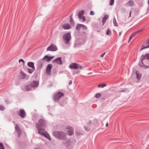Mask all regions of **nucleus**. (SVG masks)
Wrapping results in <instances>:
<instances>
[{"label": "nucleus", "mask_w": 149, "mask_h": 149, "mask_svg": "<svg viewBox=\"0 0 149 149\" xmlns=\"http://www.w3.org/2000/svg\"><path fill=\"white\" fill-rule=\"evenodd\" d=\"M15 131L17 132L18 133V136L19 137L20 135V134H21V129L19 126V125L17 124L16 125L15 127Z\"/></svg>", "instance_id": "nucleus-14"}, {"label": "nucleus", "mask_w": 149, "mask_h": 149, "mask_svg": "<svg viewBox=\"0 0 149 149\" xmlns=\"http://www.w3.org/2000/svg\"><path fill=\"white\" fill-rule=\"evenodd\" d=\"M32 88L31 86L30 85H27L26 87V91H29L31 90Z\"/></svg>", "instance_id": "nucleus-27"}, {"label": "nucleus", "mask_w": 149, "mask_h": 149, "mask_svg": "<svg viewBox=\"0 0 149 149\" xmlns=\"http://www.w3.org/2000/svg\"><path fill=\"white\" fill-rule=\"evenodd\" d=\"M67 132L68 134L70 136L72 135L74 133V130L73 127L69 126H67L66 127Z\"/></svg>", "instance_id": "nucleus-9"}, {"label": "nucleus", "mask_w": 149, "mask_h": 149, "mask_svg": "<svg viewBox=\"0 0 149 149\" xmlns=\"http://www.w3.org/2000/svg\"><path fill=\"white\" fill-rule=\"evenodd\" d=\"M63 37H71V35L70 32H68L64 34Z\"/></svg>", "instance_id": "nucleus-28"}, {"label": "nucleus", "mask_w": 149, "mask_h": 149, "mask_svg": "<svg viewBox=\"0 0 149 149\" xmlns=\"http://www.w3.org/2000/svg\"><path fill=\"white\" fill-rule=\"evenodd\" d=\"M79 71H78V72H76V73H79Z\"/></svg>", "instance_id": "nucleus-52"}, {"label": "nucleus", "mask_w": 149, "mask_h": 149, "mask_svg": "<svg viewBox=\"0 0 149 149\" xmlns=\"http://www.w3.org/2000/svg\"><path fill=\"white\" fill-rule=\"evenodd\" d=\"M91 123V120H90V121H89V122L88 123V124H90Z\"/></svg>", "instance_id": "nucleus-48"}, {"label": "nucleus", "mask_w": 149, "mask_h": 149, "mask_svg": "<svg viewBox=\"0 0 149 149\" xmlns=\"http://www.w3.org/2000/svg\"><path fill=\"white\" fill-rule=\"evenodd\" d=\"M69 68L71 69L76 70L78 68L81 69L82 68V66L79 65L75 63H73L70 65L69 66Z\"/></svg>", "instance_id": "nucleus-5"}, {"label": "nucleus", "mask_w": 149, "mask_h": 149, "mask_svg": "<svg viewBox=\"0 0 149 149\" xmlns=\"http://www.w3.org/2000/svg\"><path fill=\"white\" fill-rule=\"evenodd\" d=\"M111 31L109 29L108 30L106 34L107 35L110 36V35H111Z\"/></svg>", "instance_id": "nucleus-34"}, {"label": "nucleus", "mask_w": 149, "mask_h": 149, "mask_svg": "<svg viewBox=\"0 0 149 149\" xmlns=\"http://www.w3.org/2000/svg\"><path fill=\"white\" fill-rule=\"evenodd\" d=\"M143 31V29H141L140 30L137 31H136L134 32L129 37H133L135 36L136 35L140 32L142 31Z\"/></svg>", "instance_id": "nucleus-21"}, {"label": "nucleus", "mask_w": 149, "mask_h": 149, "mask_svg": "<svg viewBox=\"0 0 149 149\" xmlns=\"http://www.w3.org/2000/svg\"><path fill=\"white\" fill-rule=\"evenodd\" d=\"M113 23L115 26H118V25L117 23V22L116 19V18L115 17H114V19H113Z\"/></svg>", "instance_id": "nucleus-29"}, {"label": "nucleus", "mask_w": 149, "mask_h": 149, "mask_svg": "<svg viewBox=\"0 0 149 149\" xmlns=\"http://www.w3.org/2000/svg\"><path fill=\"white\" fill-rule=\"evenodd\" d=\"M71 38H64L63 40L65 43L68 44V43L69 41L70 40Z\"/></svg>", "instance_id": "nucleus-26"}, {"label": "nucleus", "mask_w": 149, "mask_h": 149, "mask_svg": "<svg viewBox=\"0 0 149 149\" xmlns=\"http://www.w3.org/2000/svg\"><path fill=\"white\" fill-rule=\"evenodd\" d=\"M72 80L70 81L69 82V85H70L72 84Z\"/></svg>", "instance_id": "nucleus-44"}, {"label": "nucleus", "mask_w": 149, "mask_h": 149, "mask_svg": "<svg viewBox=\"0 0 149 149\" xmlns=\"http://www.w3.org/2000/svg\"><path fill=\"white\" fill-rule=\"evenodd\" d=\"M121 33V32H120L119 33V36H120V35Z\"/></svg>", "instance_id": "nucleus-49"}, {"label": "nucleus", "mask_w": 149, "mask_h": 149, "mask_svg": "<svg viewBox=\"0 0 149 149\" xmlns=\"http://www.w3.org/2000/svg\"><path fill=\"white\" fill-rule=\"evenodd\" d=\"M108 123H107L106 124V127H107L108 126Z\"/></svg>", "instance_id": "nucleus-50"}, {"label": "nucleus", "mask_w": 149, "mask_h": 149, "mask_svg": "<svg viewBox=\"0 0 149 149\" xmlns=\"http://www.w3.org/2000/svg\"><path fill=\"white\" fill-rule=\"evenodd\" d=\"M62 27L65 30L69 29L71 28L70 25L68 24H65L63 25Z\"/></svg>", "instance_id": "nucleus-18"}, {"label": "nucleus", "mask_w": 149, "mask_h": 149, "mask_svg": "<svg viewBox=\"0 0 149 149\" xmlns=\"http://www.w3.org/2000/svg\"><path fill=\"white\" fill-rule=\"evenodd\" d=\"M64 96V94L61 92H59L55 94L54 97L53 99L55 102L57 101L60 98Z\"/></svg>", "instance_id": "nucleus-6"}, {"label": "nucleus", "mask_w": 149, "mask_h": 149, "mask_svg": "<svg viewBox=\"0 0 149 149\" xmlns=\"http://www.w3.org/2000/svg\"><path fill=\"white\" fill-rule=\"evenodd\" d=\"M83 38H79V39L78 40V41L79 42V45H81L84 43L85 41Z\"/></svg>", "instance_id": "nucleus-24"}, {"label": "nucleus", "mask_w": 149, "mask_h": 149, "mask_svg": "<svg viewBox=\"0 0 149 149\" xmlns=\"http://www.w3.org/2000/svg\"><path fill=\"white\" fill-rule=\"evenodd\" d=\"M149 47V39L146 40L143 43V45L141 46L140 51Z\"/></svg>", "instance_id": "nucleus-10"}, {"label": "nucleus", "mask_w": 149, "mask_h": 149, "mask_svg": "<svg viewBox=\"0 0 149 149\" xmlns=\"http://www.w3.org/2000/svg\"><path fill=\"white\" fill-rule=\"evenodd\" d=\"M61 58H62L61 57L58 58L54 60L53 61V62L58 65H62V62Z\"/></svg>", "instance_id": "nucleus-12"}, {"label": "nucleus", "mask_w": 149, "mask_h": 149, "mask_svg": "<svg viewBox=\"0 0 149 149\" xmlns=\"http://www.w3.org/2000/svg\"><path fill=\"white\" fill-rule=\"evenodd\" d=\"M36 128L38 129V133L40 135L46 137L50 140H51L50 137L47 132L43 128H39L38 124L36 126Z\"/></svg>", "instance_id": "nucleus-3"}, {"label": "nucleus", "mask_w": 149, "mask_h": 149, "mask_svg": "<svg viewBox=\"0 0 149 149\" xmlns=\"http://www.w3.org/2000/svg\"><path fill=\"white\" fill-rule=\"evenodd\" d=\"M0 149H5L3 144L0 143Z\"/></svg>", "instance_id": "nucleus-35"}, {"label": "nucleus", "mask_w": 149, "mask_h": 149, "mask_svg": "<svg viewBox=\"0 0 149 149\" xmlns=\"http://www.w3.org/2000/svg\"><path fill=\"white\" fill-rule=\"evenodd\" d=\"M109 17V16L108 15H106L104 16L102 20L103 25L104 24L106 20L108 19Z\"/></svg>", "instance_id": "nucleus-19"}, {"label": "nucleus", "mask_w": 149, "mask_h": 149, "mask_svg": "<svg viewBox=\"0 0 149 149\" xmlns=\"http://www.w3.org/2000/svg\"><path fill=\"white\" fill-rule=\"evenodd\" d=\"M5 109L4 106L2 105H0V110L3 111Z\"/></svg>", "instance_id": "nucleus-38"}, {"label": "nucleus", "mask_w": 149, "mask_h": 149, "mask_svg": "<svg viewBox=\"0 0 149 149\" xmlns=\"http://www.w3.org/2000/svg\"><path fill=\"white\" fill-rule=\"evenodd\" d=\"M38 84L39 82L38 81H33L31 83L30 85L32 88H35L38 86Z\"/></svg>", "instance_id": "nucleus-15"}, {"label": "nucleus", "mask_w": 149, "mask_h": 149, "mask_svg": "<svg viewBox=\"0 0 149 149\" xmlns=\"http://www.w3.org/2000/svg\"><path fill=\"white\" fill-rule=\"evenodd\" d=\"M52 67V65L51 64H49L47 65V67L46 72V74L49 75L51 73V69Z\"/></svg>", "instance_id": "nucleus-13"}, {"label": "nucleus", "mask_w": 149, "mask_h": 149, "mask_svg": "<svg viewBox=\"0 0 149 149\" xmlns=\"http://www.w3.org/2000/svg\"><path fill=\"white\" fill-rule=\"evenodd\" d=\"M84 11L83 10H82L79 13L78 15L80 20H81L82 17L83 16V15H84Z\"/></svg>", "instance_id": "nucleus-22"}, {"label": "nucleus", "mask_w": 149, "mask_h": 149, "mask_svg": "<svg viewBox=\"0 0 149 149\" xmlns=\"http://www.w3.org/2000/svg\"><path fill=\"white\" fill-rule=\"evenodd\" d=\"M139 64L141 67L144 68L149 67V54H146L145 55H142L141 56Z\"/></svg>", "instance_id": "nucleus-1"}, {"label": "nucleus", "mask_w": 149, "mask_h": 149, "mask_svg": "<svg viewBox=\"0 0 149 149\" xmlns=\"http://www.w3.org/2000/svg\"><path fill=\"white\" fill-rule=\"evenodd\" d=\"M6 102H7V103H8L9 102L8 100H6Z\"/></svg>", "instance_id": "nucleus-46"}, {"label": "nucleus", "mask_w": 149, "mask_h": 149, "mask_svg": "<svg viewBox=\"0 0 149 149\" xmlns=\"http://www.w3.org/2000/svg\"><path fill=\"white\" fill-rule=\"evenodd\" d=\"M105 53L104 52V53H103V54H101L100 55V56L101 57H102L104 56V55H105Z\"/></svg>", "instance_id": "nucleus-42"}, {"label": "nucleus", "mask_w": 149, "mask_h": 149, "mask_svg": "<svg viewBox=\"0 0 149 149\" xmlns=\"http://www.w3.org/2000/svg\"><path fill=\"white\" fill-rule=\"evenodd\" d=\"M136 78L139 80L141 77V73H138L137 72H136Z\"/></svg>", "instance_id": "nucleus-25"}, {"label": "nucleus", "mask_w": 149, "mask_h": 149, "mask_svg": "<svg viewBox=\"0 0 149 149\" xmlns=\"http://www.w3.org/2000/svg\"><path fill=\"white\" fill-rule=\"evenodd\" d=\"M71 141L69 139H66L64 140L63 143L64 144L67 148H69V146L70 145Z\"/></svg>", "instance_id": "nucleus-17"}, {"label": "nucleus", "mask_w": 149, "mask_h": 149, "mask_svg": "<svg viewBox=\"0 0 149 149\" xmlns=\"http://www.w3.org/2000/svg\"><path fill=\"white\" fill-rule=\"evenodd\" d=\"M53 134L56 138L60 140H64L66 139L65 134L62 132L54 131L53 132Z\"/></svg>", "instance_id": "nucleus-4"}, {"label": "nucleus", "mask_w": 149, "mask_h": 149, "mask_svg": "<svg viewBox=\"0 0 149 149\" xmlns=\"http://www.w3.org/2000/svg\"><path fill=\"white\" fill-rule=\"evenodd\" d=\"M23 75H24V77L23 78H24L25 77V76H26V74H23Z\"/></svg>", "instance_id": "nucleus-47"}, {"label": "nucleus", "mask_w": 149, "mask_h": 149, "mask_svg": "<svg viewBox=\"0 0 149 149\" xmlns=\"http://www.w3.org/2000/svg\"><path fill=\"white\" fill-rule=\"evenodd\" d=\"M70 23L72 25H73L74 24V22L72 19V17L71 16H70Z\"/></svg>", "instance_id": "nucleus-31"}, {"label": "nucleus", "mask_w": 149, "mask_h": 149, "mask_svg": "<svg viewBox=\"0 0 149 149\" xmlns=\"http://www.w3.org/2000/svg\"><path fill=\"white\" fill-rule=\"evenodd\" d=\"M21 62H23V63H24V61L22 59H20L19 60V62L20 63Z\"/></svg>", "instance_id": "nucleus-43"}, {"label": "nucleus", "mask_w": 149, "mask_h": 149, "mask_svg": "<svg viewBox=\"0 0 149 149\" xmlns=\"http://www.w3.org/2000/svg\"><path fill=\"white\" fill-rule=\"evenodd\" d=\"M81 19H82V22H85L86 21V18H85V17L84 16H83L81 18Z\"/></svg>", "instance_id": "nucleus-39"}, {"label": "nucleus", "mask_w": 149, "mask_h": 149, "mask_svg": "<svg viewBox=\"0 0 149 149\" xmlns=\"http://www.w3.org/2000/svg\"><path fill=\"white\" fill-rule=\"evenodd\" d=\"M27 65L28 66L35 69V67L34 65V63L32 62H29L27 63Z\"/></svg>", "instance_id": "nucleus-23"}, {"label": "nucleus", "mask_w": 149, "mask_h": 149, "mask_svg": "<svg viewBox=\"0 0 149 149\" xmlns=\"http://www.w3.org/2000/svg\"><path fill=\"white\" fill-rule=\"evenodd\" d=\"M148 5H149V0L148 1Z\"/></svg>", "instance_id": "nucleus-51"}, {"label": "nucleus", "mask_w": 149, "mask_h": 149, "mask_svg": "<svg viewBox=\"0 0 149 149\" xmlns=\"http://www.w3.org/2000/svg\"><path fill=\"white\" fill-rule=\"evenodd\" d=\"M125 4L128 6L132 7L134 5V2L132 0H130Z\"/></svg>", "instance_id": "nucleus-20"}, {"label": "nucleus", "mask_w": 149, "mask_h": 149, "mask_svg": "<svg viewBox=\"0 0 149 149\" xmlns=\"http://www.w3.org/2000/svg\"><path fill=\"white\" fill-rule=\"evenodd\" d=\"M40 149V148H36V149Z\"/></svg>", "instance_id": "nucleus-53"}, {"label": "nucleus", "mask_w": 149, "mask_h": 149, "mask_svg": "<svg viewBox=\"0 0 149 149\" xmlns=\"http://www.w3.org/2000/svg\"><path fill=\"white\" fill-rule=\"evenodd\" d=\"M106 86V85L105 84H101L98 85V87L99 88H103Z\"/></svg>", "instance_id": "nucleus-32"}, {"label": "nucleus", "mask_w": 149, "mask_h": 149, "mask_svg": "<svg viewBox=\"0 0 149 149\" xmlns=\"http://www.w3.org/2000/svg\"><path fill=\"white\" fill-rule=\"evenodd\" d=\"M81 28L85 30L87 29V27L86 26L82 24H77L76 27V29L79 30Z\"/></svg>", "instance_id": "nucleus-11"}, {"label": "nucleus", "mask_w": 149, "mask_h": 149, "mask_svg": "<svg viewBox=\"0 0 149 149\" xmlns=\"http://www.w3.org/2000/svg\"><path fill=\"white\" fill-rule=\"evenodd\" d=\"M35 70V68L34 69L33 68H32V69H31L29 68L28 69V70L29 71V73H30V74H31Z\"/></svg>", "instance_id": "nucleus-30"}, {"label": "nucleus", "mask_w": 149, "mask_h": 149, "mask_svg": "<svg viewBox=\"0 0 149 149\" xmlns=\"http://www.w3.org/2000/svg\"><path fill=\"white\" fill-rule=\"evenodd\" d=\"M131 13H132L131 11H130V12L129 16V17H131Z\"/></svg>", "instance_id": "nucleus-45"}, {"label": "nucleus", "mask_w": 149, "mask_h": 149, "mask_svg": "<svg viewBox=\"0 0 149 149\" xmlns=\"http://www.w3.org/2000/svg\"><path fill=\"white\" fill-rule=\"evenodd\" d=\"M54 57V56L50 57L47 55L45 56L42 59H40L38 61L37 65L38 69L40 70L42 68L43 66L42 61L45 62H49Z\"/></svg>", "instance_id": "nucleus-2"}, {"label": "nucleus", "mask_w": 149, "mask_h": 149, "mask_svg": "<svg viewBox=\"0 0 149 149\" xmlns=\"http://www.w3.org/2000/svg\"><path fill=\"white\" fill-rule=\"evenodd\" d=\"M94 12L93 11L91 10L90 11V15H94Z\"/></svg>", "instance_id": "nucleus-40"}, {"label": "nucleus", "mask_w": 149, "mask_h": 149, "mask_svg": "<svg viewBox=\"0 0 149 149\" xmlns=\"http://www.w3.org/2000/svg\"><path fill=\"white\" fill-rule=\"evenodd\" d=\"M125 38V39L124 40L125 41H127L128 42H129L131 40V38Z\"/></svg>", "instance_id": "nucleus-33"}, {"label": "nucleus", "mask_w": 149, "mask_h": 149, "mask_svg": "<svg viewBox=\"0 0 149 149\" xmlns=\"http://www.w3.org/2000/svg\"><path fill=\"white\" fill-rule=\"evenodd\" d=\"M18 115L22 118H24L26 116V113L25 111L23 109H20Z\"/></svg>", "instance_id": "nucleus-16"}, {"label": "nucleus", "mask_w": 149, "mask_h": 149, "mask_svg": "<svg viewBox=\"0 0 149 149\" xmlns=\"http://www.w3.org/2000/svg\"><path fill=\"white\" fill-rule=\"evenodd\" d=\"M101 96V95L99 93H97L95 95V97L96 98H99Z\"/></svg>", "instance_id": "nucleus-36"}, {"label": "nucleus", "mask_w": 149, "mask_h": 149, "mask_svg": "<svg viewBox=\"0 0 149 149\" xmlns=\"http://www.w3.org/2000/svg\"><path fill=\"white\" fill-rule=\"evenodd\" d=\"M84 128L85 130L86 131H89L90 130L88 128L86 127V126L84 127Z\"/></svg>", "instance_id": "nucleus-41"}, {"label": "nucleus", "mask_w": 149, "mask_h": 149, "mask_svg": "<svg viewBox=\"0 0 149 149\" xmlns=\"http://www.w3.org/2000/svg\"><path fill=\"white\" fill-rule=\"evenodd\" d=\"M57 50L56 46L53 44H51L49 47L47 48V51H51L54 52Z\"/></svg>", "instance_id": "nucleus-8"}, {"label": "nucleus", "mask_w": 149, "mask_h": 149, "mask_svg": "<svg viewBox=\"0 0 149 149\" xmlns=\"http://www.w3.org/2000/svg\"><path fill=\"white\" fill-rule=\"evenodd\" d=\"M37 124H38V125L39 126V128L45 127L46 125L45 121L42 119H40L39 122L36 123V125Z\"/></svg>", "instance_id": "nucleus-7"}, {"label": "nucleus", "mask_w": 149, "mask_h": 149, "mask_svg": "<svg viewBox=\"0 0 149 149\" xmlns=\"http://www.w3.org/2000/svg\"><path fill=\"white\" fill-rule=\"evenodd\" d=\"M114 2V0H110L109 5L110 6L112 5L113 3Z\"/></svg>", "instance_id": "nucleus-37"}]
</instances>
